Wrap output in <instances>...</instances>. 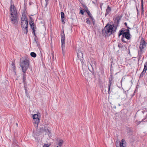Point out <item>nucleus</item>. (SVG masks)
<instances>
[{
    "instance_id": "79ce46f5",
    "label": "nucleus",
    "mask_w": 147,
    "mask_h": 147,
    "mask_svg": "<svg viewBox=\"0 0 147 147\" xmlns=\"http://www.w3.org/2000/svg\"><path fill=\"white\" fill-rule=\"evenodd\" d=\"M26 96L28 97V96L29 95L28 93V92H25Z\"/></svg>"
},
{
    "instance_id": "20e7f679",
    "label": "nucleus",
    "mask_w": 147,
    "mask_h": 147,
    "mask_svg": "<svg viewBox=\"0 0 147 147\" xmlns=\"http://www.w3.org/2000/svg\"><path fill=\"white\" fill-rule=\"evenodd\" d=\"M61 47L63 51V54L64 55V53L63 51V49L65 47V35L63 30L61 34Z\"/></svg>"
},
{
    "instance_id": "09e8293b",
    "label": "nucleus",
    "mask_w": 147,
    "mask_h": 147,
    "mask_svg": "<svg viewBox=\"0 0 147 147\" xmlns=\"http://www.w3.org/2000/svg\"><path fill=\"white\" fill-rule=\"evenodd\" d=\"M24 26H26V25H25V23H24Z\"/></svg>"
},
{
    "instance_id": "f3484780",
    "label": "nucleus",
    "mask_w": 147,
    "mask_h": 147,
    "mask_svg": "<svg viewBox=\"0 0 147 147\" xmlns=\"http://www.w3.org/2000/svg\"><path fill=\"white\" fill-rule=\"evenodd\" d=\"M38 115L37 114H35L33 116V119L34 120V121H39L40 119L38 117Z\"/></svg>"
},
{
    "instance_id": "37998d69",
    "label": "nucleus",
    "mask_w": 147,
    "mask_h": 147,
    "mask_svg": "<svg viewBox=\"0 0 147 147\" xmlns=\"http://www.w3.org/2000/svg\"><path fill=\"white\" fill-rule=\"evenodd\" d=\"M32 32H35V29H32Z\"/></svg>"
},
{
    "instance_id": "de8ad7c7",
    "label": "nucleus",
    "mask_w": 147,
    "mask_h": 147,
    "mask_svg": "<svg viewBox=\"0 0 147 147\" xmlns=\"http://www.w3.org/2000/svg\"><path fill=\"white\" fill-rule=\"evenodd\" d=\"M32 33L33 34H35V32H33Z\"/></svg>"
},
{
    "instance_id": "aec40b11",
    "label": "nucleus",
    "mask_w": 147,
    "mask_h": 147,
    "mask_svg": "<svg viewBox=\"0 0 147 147\" xmlns=\"http://www.w3.org/2000/svg\"><path fill=\"white\" fill-rule=\"evenodd\" d=\"M61 19L62 22H63L65 20V14L63 12H61Z\"/></svg>"
},
{
    "instance_id": "dca6fc26",
    "label": "nucleus",
    "mask_w": 147,
    "mask_h": 147,
    "mask_svg": "<svg viewBox=\"0 0 147 147\" xmlns=\"http://www.w3.org/2000/svg\"><path fill=\"white\" fill-rule=\"evenodd\" d=\"M111 11V9L109 5H108L107 8L106 10L105 16H107V15L109 14Z\"/></svg>"
},
{
    "instance_id": "8fccbe9b",
    "label": "nucleus",
    "mask_w": 147,
    "mask_h": 147,
    "mask_svg": "<svg viewBox=\"0 0 147 147\" xmlns=\"http://www.w3.org/2000/svg\"><path fill=\"white\" fill-rule=\"evenodd\" d=\"M116 147H118V146H117V145H116Z\"/></svg>"
},
{
    "instance_id": "f704fd0d",
    "label": "nucleus",
    "mask_w": 147,
    "mask_h": 147,
    "mask_svg": "<svg viewBox=\"0 0 147 147\" xmlns=\"http://www.w3.org/2000/svg\"><path fill=\"white\" fill-rule=\"evenodd\" d=\"M90 66H88V68L89 69V70L91 71V72H92V71L90 70V67H91L92 68V71H93V67L92 66V65L91 64L90 65Z\"/></svg>"
},
{
    "instance_id": "2eb2a0df",
    "label": "nucleus",
    "mask_w": 147,
    "mask_h": 147,
    "mask_svg": "<svg viewBox=\"0 0 147 147\" xmlns=\"http://www.w3.org/2000/svg\"><path fill=\"white\" fill-rule=\"evenodd\" d=\"M26 72H23V73L22 74V75L23 76V82L24 84V86H26V85H27L26 78Z\"/></svg>"
},
{
    "instance_id": "c9c22d12",
    "label": "nucleus",
    "mask_w": 147,
    "mask_h": 147,
    "mask_svg": "<svg viewBox=\"0 0 147 147\" xmlns=\"http://www.w3.org/2000/svg\"><path fill=\"white\" fill-rule=\"evenodd\" d=\"M27 85H26V86H24V89L25 90V92H28V90L27 89V88L26 87Z\"/></svg>"
},
{
    "instance_id": "9b49d317",
    "label": "nucleus",
    "mask_w": 147,
    "mask_h": 147,
    "mask_svg": "<svg viewBox=\"0 0 147 147\" xmlns=\"http://www.w3.org/2000/svg\"><path fill=\"white\" fill-rule=\"evenodd\" d=\"M113 80V77L112 75H110V78L109 79V84L108 85V93L110 94V88L111 86V84H112V81Z\"/></svg>"
},
{
    "instance_id": "5701e85b",
    "label": "nucleus",
    "mask_w": 147,
    "mask_h": 147,
    "mask_svg": "<svg viewBox=\"0 0 147 147\" xmlns=\"http://www.w3.org/2000/svg\"><path fill=\"white\" fill-rule=\"evenodd\" d=\"M12 65L13 67H12V68L13 69V71L14 72H15L16 73V67H15V65L14 63L12 62Z\"/></svg>"
},
{
    "instance_id": "ddd939ff",
    "label": "nucleus",
    "mask_w": 147,
    "mask_h": 147,
    "mask_svg": "<svg viewBox=\"0 0 147 147\" xmlns=\"http://www.w3.org/2000/svg\"><path fill=\"white\" fill-rule=\"evenodd\" d=\"M30 18L31 20H30L29 22V24L31 29H36V26L34 25V22L33 20L32 19V18L30 17Z\"/></svg>"
},
{
    "instance_id": "a18cd8bd",
    "label": "nucleus",
    "mask_w": 147,
    "mask_h": 147,
    "mask_svg": "<svg viewBox=\"0 0 147 147\" xmlns=\"http://www.w3.org/2000/svg\"><path fill=\"white\" fill-rule=\"evenodd\" d=\"M123 92L125 94H126V92L125 91H124Z\"/></svg>"
},
{
    "instance_id": "6ab92c4d",
    "label": "nucleus",
    "mask_w": 147,
    "mask_h": 147,
    "mask_svg": "<svg viewBox=\"0 0 147 147\" xmlns=\"http://www.w3.org/2000/svg\"><path fill=\"white\" fill-rule=\"evenodd\" d=\"M63 143V140H62L61 139L59 140L58 145V146H57V147H61Z\"/></svg>"
},
{
    "instance_id": "ea45409f",
    "label": "nucleus",
    "mask_w": 147,
    "mask_h": 147,
    "mask_svg": "<svg viewBox=\"0 0 147 147\" xmlns=\"http://www.w3.org/2000/svg\"><path fill=\"white\" fill-rule=\"evenodd\" d=\"M136 10H137V13L138 14V13H139L138 10V9L137 8V7L136 5Z\"/></svg>"
},
{
    "instance_id": "39448f33",
    "label": "nucleus",
    "mask_w": 147,
    "mask_h": 147,
    "mask_svg": "<svg viewBox=\"0 0 147 147\" xmlns=\"http://www.w3.org/2000/svg\"><path fill=\"white\" fill-rule=\"evenodd\" d=\"M17 14H13L10 17V20L12 23L16 24H18Z\"/></svg>"
},
{
    "instance_id": "58836bf2",
    "label": "nucleus",
    "mask_w": 147,
    "mask_h": 147,
    "mask_svg": "<svg viewBox=\"0 0 147 147\" xmlns=\"http://www.w3.org/2000/svg\"><path fill=\"white\" fill-rule=\"evenodd\" d=\"M77 51V54H78V53H80V52H82L80 50H77L76 51Z\"/></svg>"
},
{
    "instance_id": "cd10ccee",
    "label": "nucleus",
    "mask_w": 147,
    "mask_h": 147,
    "mask_svg": "<svg viewBox=\"0 0 147 147\" xmlns=\"http://www.w3.org/2000/svg\"><path fill=\"white\" fill-rule=\"evenodd\" d=\"M83 6L84 9V11L85 12H86L88 10L87 7L85 5H83Z\"/></svg>"
},
{
    "instance_id": "7ed1b4c3",
    "label": "nucleus",
    "mask_w": 147,
    "mask_h": 147,
    "mask_svg": "<svg viewBox=\"0 0 147 147\" xmlns=\"http://www.w3.org/2000/svg\"><path fill=\"white\" fill-rule=\"evenodd\" d=\"M20 65L23 72H26L29 66V61L26 58L21 60L20 62Z\"/></svg>"
},
{
    "instance_id": "f257e3e1",
    "label": "nucleus",
    "mask_w": 147,
    "mask_h": 147,
    "mask_svg": "<svg viewBox=\"0 0 147 147\" xmlns=\"http://www.w3.org/2000/svg\"><path fill=\"white\" fill-rule=\"evenodd\" d=\"M122 16H118L113 19L114 24L112 25L109 24H107L102 30V33L105 36H109L111 34L115 33L117 30Z\"/></svg>"
},
{
    "instance_id": "b1692460",
    "label": "nucleus",
    "mask_w": 147,
    "mask_h": 147,
    "mask_svg": "<svg viewBox=\"0 0 147 147\" xmlns=\"http://www.w3.org/2000/svg\"><path fill=\"white\" fill-rule=\"evenodd\" d=\"M147 121V120L146 119V117H145V118L143 119L142 120L140 121H139L138 122V125L141 122H146Z\"/></svg>"
},
{
    "instance_id": "c85d7f7f",
    "label": "nucleus",
    "mask_w": 147,
    "mask_h": 147,
    "mask_svg": "<svg viewBox=\"0 0 147 147\" xmlns=\"http://www.w3.org/2000/svg\"><path fill=\"white\" fill-rule=\"evenodd\" d=\"M34 36H35V37L34 38V41H35L37 43V44L38 46V47H39V44H38H38L37 42L36 41V38L37 37V36H36V34H34Z\"/></svg>"
},
{
    "instance_id": "a19ab883",
    "label": "nucleus",
    "mask_w": 147,
    "mask_h": 147,
    "mask_svg": "<svg viewBox=\"0 0 147 147\" xmlns=\"http://www.w3.org/2000/svg\"><path fill=\"white\" fill-rule=\"evenodd\" d=\"M103 3H100V8L102 9V6L103 5Z\"/></svg>"
},
{
    "instance_id": "6e6552de",
    "label": "nucleus",
    "mask_w": 147,
    "mask_h": 147,
    "mask_svg": "<svg viewBox=\"0 0 147 147\" xmlns=\"http://www.w3.org/2000/svg\"><path fill=\"white\" fill-rule=\"evenodd\" d=\"M26 21L28 22V21L27 20L26 17V15L23 14L21 18V27H24L23 26H24V22L25 23V22Z\"/></svg>"
},
{
    "instance_id": "c756f323",
    "label": "nucleus",
    "mask_w": 147,
    "mask_h": 147,
    "mask_svg": "<svg viewBox=\"0 0 147 147\" xmlns=\"http://www.w3.org/2000/svg\"><path fill=\"white\" fill-rule=\"evenodd\" d=\"M86 23L87 24H90V22L88 18H87L86 19Z\"/></svg>"
},
{
    "instance_id": "9d476101",
    "label": "nucleus",
    "mask_w": 147,
    "mask_h": 147,
    "mask_svg": "<svg viewBox=\"0 0 147 147\" xmlns=\"http://www.w3.org/2000/svg\"><path fill=\"white\" fill-rule=\"evenodd\" d=\"M147 62H146L144 66V69L143 70V71L141 73L140 76V78H141L142 77H143V76L144 75L145 73L146 72V71L147 70Z\"/></svg>"
},
{
    "instance_id": "a878e982",
    "label": "nucleus",
    "mask_w": 147,
    "mask_h": 147,
    "mask_svg": "<svg viewBox=\"0 0 147 147\" xmlns=\"http://www.w3.org/2000/svg\"><path fill=\"white\" fill-rule=\"evenodd\" d=\"M39 121H36L34 123V125L35 127L37 128Z\"/></svg>"
},
{
    "instance_id": "4468645a",
    "label": "nucleus",
    "mask_w": 147,
    "mask_h": 147,
    "mask_svg": "<svg viewBox=\"0 0 147 147\" xmlns=\"http://www.w3.org/2000/svg\"><path fill=\"white\" fill-rule=\"evenodd\" d=\"M118 146L119 147H126V142L124 139H122L121 141L119 142V146Z\"/></svg>"
},
{
    "instance_id": "3c124183",
    "label": "nucleus",
    "mask_w": 147,
    "mask_h": 147,
    "mask_svg": "<svg viewBox=\"0 0 147 147\" xmlns=\"http://www.w3.org/2000/svg\"><path fill=\"white\" fill-rule=\"evenodd\" d=\"M48 0H45V1H48Z\"/></svg>"
},
{
    "instance_id": "7c9ffc66",
    "label": "nucleus",
    "mask_w": 147,
    "mask_h": 147,
    "mask_svg": "<svg viewBox=\"0 0 147 147\" xmlns=\"http://www.w3.org/2000/svg\"><path fill=\"white\" fill-rule=\"evenodd\" d=\"M50 146V144H44L43 147H49Z\"/></svg>"
},
{
    "instance_id": "e433bc0d",
    "label": "nucleus",
    "mask_w": 147,
    "mask_h": 147,
    "mask_svg": "<svg viewBox=\"0 0 147 147\" xmlns=\"http://www.w3.org/2000/svg\"><path fill=\"white\" fill-rule=\"evenodd\" d=\"M124 24L125 26L127 27V29H129H129H130L128 26H127V23L126 22H125L124 23Z\"/></svg>"
},
{
    "instance_id": "1a4fd4ad",
    "label": "nucleus",
    "mask_w": 147,
    "mask_h": 147,
    "mask_svg": "<svg viewBox=\"0 0 147 147\" xmlns=\"http://www.w3.org/2000/svg\"><path fill=\"white\" fill-rule=\"evenodd\" d=\"M11 15L13 16V14H17V11L14 5H11L10 7Z\"/></svg>"
},
{
    "instance_id": "bb28decb",
    "label": "nucleus",
    "mask_w": 147,
    "mask_h": 147,
    "mask_svg": "<svg viewBox=\"0 0 147 147\" xmlns=\"http://www.w3.org/2000/svg\"><path fill=\"white\" fill-rule=\"evenodd\" d=\"M86 12L87 13L88 16L90 18H92L93 17L92 16V14L90 13V11L88 10Z\"/></svg>"
},
{
    "instance_id": "0eeeda50",
    "label": "nucleus",
    "mask_w": 147,
    "mask_h": 147,
    "mask_svg": "<svg viewBox=\"0 0 147 147\" xmlns=\"http://www.w3.org/2000/svg\"><path fill=\"white\" fill-rule=\"evenodd\" d=\"M40 132L41 133L45 132L47 133L49 135H50L51 134V132L50 131H49L47 127H41L40 128Z\"/></svg>"
},
{
    "instance_id": "f8f14e48",
    "label": "nucleus",
    "mask_w": 147,
    "mask_h": 147,
    "mask_svg": "<svg viewBox=\"0 0 147 147\" xmlns=\"http://www.w3.org/2000/svg\"><path fill=\"white\" fill-rule=\"evenodd\" d=\"M25 25H26V26H24H24L23 27H22V29H23V31L24 32V33L26 34H27V32H28V22L26 21L25 22Z\"/></svg>"
},
{
    "instance_id": "72a5a7b5",
    "label": "nucleus",
    "mask_w": 147,
    "mask_h": 147,
    "mask_svg": "<svg viewBox=\"0 0 147 147\" xmlns=\"http://www.w3.org/2000/svg\"><path fill=\"white\" fill-rule=\"evenodd\" d=\"M84 10H81L80 11V13L82 15H84Z\"/></svg>"
},
{
    "instance_id": "4c0bfd02",
    "label": "nucleus",
    "mask_w": 147,
    "mask_h": 147,
    "mask_svg": "<svg viewBox=\"0 0 147 147\" xmlns=\"http://www.w3.org/2000/svg\"><path fill=\"white\" fill-rule=\"evenodd\" d=\"M13 143L14 144H16V143L17 141L16 140H15V139H13Z\"/></svg>"
},
{
    "instance_id": "393cba45",
    "label": "nucleus",
    "mask_w": 147,
    "mask_h": 147,
    "mask_svg": "<svg viewBox=\"0 0 147 147\" xmlns=\"http://www.w3.org/2000/svg\"><path fill=\"white\" fill-rule=\"evenodd\" d=\"M30 55L31 57L35 58L36 57V55L35 53L34 52H32L30 53Z\"/></svg>"
},
{
    "instance_id": "4be33fe9",
    "label": "nucleus",
    "mask_w": 147,
    "mask_h": 147,
    "mask_svg": "<svg viewBox=\"0 0 147 147\" xmlns=\"http://www.w3.org/2000/svg\"><path fill=\"white\" fill-rule=\"evenodd\" d=\"M41 132L39 131H37L34 134V137L35 138V139H36V136H38L40 135V133Z\"/></svg>"
},
{
    "instance_id": "412c9836",
    "label": "nucleus",
    "mask_w": 147,
    "mask_h": 147,
    "mask_svg": "<svg viewBox=\"0 0 147 147\" xmlns=\"http://www.w3.org/2000/svg\"><path fill=\"white\" fill-rule=\"evenodd\" d=\"M77 54V56H78V60H79V59H80V58H81V57L82 58L83 57V53L82 52H80L79 53H78Z\"/></svg>"
},
{
    "instance_id": "473e14b6",
    "label": "nucleus",
    "mask_w": 147,
    "mask_h": 147,
    "mask_svg": "<svg viewBox=\"0 0 147 147\" xmlns=\"http://www.w3.org/2000/svg\"><path fill=\"white\" fill-rule=\"evenodd\" d=\"M123 47V46L121 43H119L118 44V47L119 48H122Z\"/></svg>"
},
{
    "instance_id": "49530a36",
    "label": "nucleus",
    "mask_w": 147,
    "mask_h": 147,
    "mask_svg": "<svg viewBox=\"0 0 147 147\" xmlns=\"http://www.w3.org/2000/svg\"><path fill=\"white\" fill-rule=\"evenodd\" d=\"M16 125H17V126H18V124L17 123H16Z\"/></svg>"
},
{
    "instance_id": "603ef678",
    "label": "nucleus",
    "mask_w": 147,
    "mask_h": 147,
    "mask_svg": "<svg viewBox=\"0 0 147 147\" xmlns=\"http://www.w3.org/2000/svg\"><path fill=\"white\" fill-rule=\"evenodd\" d=\"M46 133H45V135H46Z\"/></svg>"
},
{
    "instance_id": "a211bd4d",
    "label": "nucleus",
    "mask_w": 147,
    "mask_h": 147,
    "mask_svg": "<svg viewBox=\"0 0 147 147\" xmlns=\"http://www.w3.org/2000/svg\"><path fill=\"white\" fill-rule=\"evenodd\" d=\"M141 8L142 12H141V14H142L143 15L144 12V8H143V0H141Z\"/></svg>"
},
{
    "instance_id": "423d86ee",
    "label": "nucleus",
    "mask_w": 147,
    "mask_h": 147,
    "mask_svg": "<svg viewBox=\"0 0 147 147\" xmlns=\"http://www.w3.org/2000/svg\"><path fill=\"white\" fill-rule=\"evenodd\" d=\"M146 42L145 41L144 39L143 38H142L141 40L139 46V48L140 49V53H142V49L146 47Z\"/></svg>"
},
{
    "instance_id": "c03bdc74",
    "label": "nucleus",
    "mask_w": 147,
    "mask_h": 147,
    "mask_svg": "<svg viewBox=\"0 0 147 147\" xmlns=\"http://www.w3.org/2000/svg\"><path fill=\"white\" fill-rule=\"evenodd\" d=\"M94 65H95L96 62L95 61H94Z\"/></svg>"
},
{
    "instance_id": "f03ea898",
    "label": "nucleus",
    "mask_w": 147,
    "mask_h": 147,
    "mask_svg": "<svg viewBox=\"0 0 147 147\" xmlns=\"http://www.w3.org/2000/svg\"><path fill=\"white\" fill-rule=\"evenodd\" d=\"M121 35L122 36L121 40L124 43H126V42L124 40V38H126L127 40H129L131 38V34L129 29L124 30L122 28L120 30L119 32L118 36L119 37Z\"/></svg>"
},
{
    "instance_id": "2f4dec72",
    "label": "nucleus",
    "mask_w": 147,
    "mask_h": 147,
    "mask_svg": "<svg viewBox=\"0 0 147 147\" xmlns=\"http://www.w3.org/2000/svg\"><path fill=\"white\" fill-rule=\"evenodd\" d=\"M90 18L91 19L92 21V22L93 24V25H95V20L93 18V17H92V18Z\"/></svg>"
}]
</instances>
